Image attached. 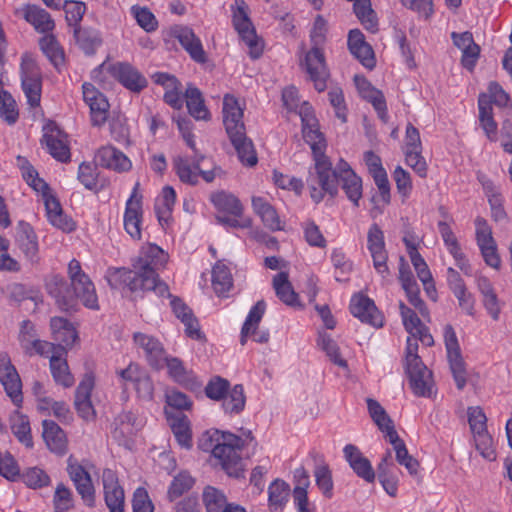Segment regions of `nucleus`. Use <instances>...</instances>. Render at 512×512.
I'll return each mask as SVG.
<instances>
[{
	"mask_svg": "<svg viewBox=\"0 0 512 512\" xmlns=\"http://www.w3.org/2000/svg\"><path fill=\"white\" fill-rule=\"evenodd\" d=\"M168 262V254L159 246L149 244L142 247L138 258L133 262L134 270L112 268L106 279L113 289L126 286L133 293L152 291L159 297H171L168 285L159 279L158 272Z\"/></svg>",
	"mask_w": 512,
	"mask_h": 512,
	"instance_id": "nucleus-1",
	"label": "nucleus"
},
{
	"mask_svg": "<svg viewBox=\"0 0 512 512\" xmlns=\"http://www.w3.org/2000/svg\"><path fill=\"white\" fill-rule=\"evenodd\" d=\"M68 277L70 284L61 275H53L46 282V290L58 308L65 312L76 311L80 301L88 309L99 310L94 283L77 259L69 262Z\"/></svg>",
	"mask_w": 512,
	"mask_h": 512,
	"instance_id": "nucleus-2",
	"label": "nucleus"
},
{
	"mask_svg": "<svg viewBox=\"0 0 512 512\" xmlns=\"http://www.w3.org/2000/svg\"><path fill=\"white\" fill-rule=\"evenodd\" d=\"M243 108L238 100L230 94L223 99V123L238 158L243 165L253 167L258 158L252 141L246 136L243 122Z\"/></svg>",
	"mask_w": 512,
	"mask_h": 512,
	"instance_id": "nucleus-3",
	"label": "nucleus"
},
{
	"mask_svg": "<svg viewBox=\"0 0 512 512\" xmlns=\"http://www.w3.org/2000/svg\"><path fill=\"white\" fill-rule=\"evenodd\" d=\"M329 172H327V183L332 189H328L326 184L319 183L314 185L315 188L320 192L319 199L313 197V190L310 185L308 186L310 197L316 203H320L326 194L331 198H334L338 194V186L341 185L342 190L345 192L347 198L354 204L355 207L359 206V201L362 197V180L358 177L355 172L351 169L350 165L340 160L336 168H332V163L329 165Z\"/></svg>",
	"mask_w": 512,
	"mask_h": 512,
	"instance_id": "nucleus-4",
	"label": "nucleus"
},
{
	"mask_svg": "<svg viewBox=\"0 0 512 512\" xmlns=\"http://www.w3.org/2000/svg\"><path fill=\"white\" fill-rule=\"evenodd\" d=\"M302 134L305 142L309 144L313 157L314 166L309 169L306 184L310 185L313 190L314 198H321L320 192L315 188L314 185L324 183L329 186L327 182V172H329L330 160L325 155L326 141L324 135L319 130L318 120H314L312 124H302ZM329 190L332 187H327Z\"/></svg>",
	"mask_w": 512,
	"mask_h": 512,
	"instance_id": "nucleus-5",
	"label": "nucleus"
},
{
	"mask_svg": "<svg viewBox=\"0 0 512 512\" xmlns=\"http://www.w3.org/2000/svg\"><path fill=\"white\" fill-rule=\"evenodd\" d=\"M205 160L206 157L201 154H195L193 161L186 156H177L173 159V169L182 183L193 186L198 184L199 176L205 182L211 183L216 177L224 175L222 168L215 164L211 166V169H203L201 164Z\"/></svg>",
	"mask_w": 512,
	"mask_h": 512,
	"instance_id": "nucleus-6",
	"label": "nucleus"
},
{
	"mask_svg": "<svg viewBox=\"0 0 512 512\" xmlns=\"http://www.w3.org/2000/svg\"><path fill=\"white\" fill-rule=\"evenodd\" d=\"M219 444L214 447V457L217 458L223 470L232 477L239 478L243 474V463L240 450L243 447L241 437L223 432Z\"/></svg>",
	"mask_w": 512,
	"mask_h": 512,
	"instance_id": "nucleus-7",
	"label": "nucleus"
},
{
	"mask_svg": "<svg viewBox=\"0 0 512 512\" xmlns=\"http://www.w3.org/2000/svg\"><path fill=\"white\" fill-rule=\"evenodd\" d=\"M233 11V25L242 40L249 47V54L257 59L262 54V46L257 38L255 28L249 17V7L244 0H235Z\"/></svg>",
	"mask_w": 512,
	"mask_h": 512,
	"instance_id": "nucleus-8",
	"label": "nucleus"
},
{
	"mask_svg": "<svg viewBox=\"0 0 512 512\" xmlns=\"http://www.w3.org/2000/svg\"><path fill=\"white\" fill-rule=\"evenodd\" d=\"M22 89L31 107H37L41 100L42 74L36 61L30 55H23L21 61Z\"/></svg>",
	"mask_w": 512,
	"mask_h": 512,
	"instance_id": "nucleus-9",
	"label": "nucleus"
},
{
	"mask_svg": "<svg viewBox=\"0 0 512 512\" xmlns=\"http://www.w3.org/2000/svg\"><path fill=\"white\" fill-rule=\"evenodd\" d=\"M67 473L83 503L89 508H94L96 505V490L90 473L72 456L67 460Z\"/></svg>",
	"mask_w": 512,
	"mask_h": 512,
	"instance_id": "nucleus-10",
	"label": "nucleus"
},
{
	"mask_svg": "<svg viewBox=\"0 0 512 512\" xmlns=\"http://www.w3.org/2000/svg\"><path fill=\"white\" fill-rule=\"evenodd\" d=\"M0 382L12 402L20 407L23 401L22 382L9 355L5 352L0 353Z\"/></svg>",
	"mask_w": 512,
	"mask_h": 512,
	"instance_id": "nucleus-11",
	"label": "nucleus"
},
{
	"mask_svg": "<svg viewBox=\"0 0 512 512\" xmlns=\"http://www.w3.org/2000/svg\"><path fill=\"white\" fill-rule=\"evenodd\" d=\"M304 65L315 89L318 92L324 91L327 87L329 72L322 47L312 46L305 55Z\"/></svg>",
	"mask_w": 512,
	"mask_h": 512,
	"instance_id": "nucleus-12",
	"label": "nucleus"
},
{
	"mask_svg": "<svg viewBox=\"0 0 512 512\" xmlns=\"http://www.w3.org/2000/svg\"><path fill=\"white\" fill-rule=\"evenodd\" d=\"M368 250L373 259V266L375 270L386 278L390 275L387 265L388 253L385 249L384 234L377 224H372L367 234Z\"/></svg>",
	"mask_w": 512,
	"mask_h": 512,
	"instance_id": "nucleus-13",
	"label": "nucleus"
},
{
	"mask_svg": "<svg viewBox=\"0 0 512 512\" xmlns=\"http://www.w3.org/2000/svg\"><path fill=\"white\" fill-rule=\"evenodd\" d=\"M139 429L140 424L137 415L132 411H123L115 417L111 434L119 445L131 449L133 437Z\"/></svg>",
	"mask_w": 512,
	"mask_h": 512,
	"instance_id": "nucleus-14",
	"label": "nucleus"
},
{
	"mask_svg": "<svg viewBox=\"0 0 512 512\" xmlns=\"http://www.w3.org/2000/svg\"><path fill=\"white\" fill-rule=\"evenodd\" d=\"M67 134L55 123L44 127L42 143H45L49 154L60 162L70 161L71 153L68 145Z\"/></svg>",
	"mask_w": 512,
	"mask_h": 512,
	"instance_id": "nucleus-15",
	"label": "nucleus"
},
{
	"mask_svg": "<svg viewBox=\"0 0 512 512\" xmlns=\"http://www.w3.org/2000/svg\"><path fill=\"white\" fill-rule=\"evenodd\" d=\"M109 72L113 78L133 93H140L148 85L145 76L129 63L117 62L109 67Z\"/></svg>",
	"mask_w": 512,
	"mask_h": 512,
	"instance_id": "nucleus-16",
	"label": "nucleus"
},
{
	"mask_svg": "<svg viewBox=\"0 0 512 512\" xmlns=\"http://www.w3.org/2000/svg\"><path fill=\"white\" fill-rule=\"evenodd\" d=\"M139 182L132 190L129 199L126 202L124 213V228L133 239H141L142 222V195L138 192Z\"/></svg>",
	"mask_w": 512,
	"mask_h": 512,
	"instance_id": "nucleus-17",
	"label": "nucleus"
},
{
	"mask_svg": "<svg viewBox=\"0 0 512 512\" xmlns=\"http://www.w3.org/2000/svg\"><path fill=\"white\" fill-rule=\"evenodd\" d=\"M104 500L110 512H124L125 494L117 473L109 468L103 470Z\"/></svg>",
	"mask_w": 512,
	"mask_h": 512,
	"instance_id": "nucleus-18",
	"label": "nucleus"
},
{
	"mask_svg": "<svg viewBox=\"0 0 512 512\" xmlns=\"http://www.w3.org/2000/svg\"><path fill=\"white\" fill-rule=\"evenodd\" d=\"M266 303L264 300H259L250 309L248 316L242 326L240 343L245 345L249 336L253 337V340L257 343H267L270 338L268 331H257L258 325L265 313Z\"/></svg>",
	"mask_w": 512,
	"mask_h": 512,
	"instance_id": "nucleus-19",
	"label": "nucleus"
},
{
	"mask_svg": "<svg viewBox=\"0 0 512 512\" xmlns=\"http://www.w3.org/2000/svg\"><path fill=\"white\" fill-rule=\"evenodd\" d=\"M82 90L83 99L90 107L92 125L102 126L108 118L110 107L106 97L91 83H84Z\"/></svg>",
	"mask_w": 512,
	"mask_h": 512,
	"instance_id": "nucleus-20",
	"label": "nucleus"
},
{
	"mask_svg": "<svg viewBox=\"0 0 512 512\" xmlns=\"http://www.w3.org/2000/svg\"><path fill=\"white\" fill-rule=\"evenodd\" d=\"M15 244L31 264L40 261L37 235L33 227L24 221H19L15 229Z\"/></svg>",
	"mask_w": 512,
	"mask_h": 512,
	"instance_id": "nucleus-21",
	"label": "nucleus"
},
{
	"mask_svg": "<svg viewBox=\"0 0 512 512\" xmlns=\"http://www.w3.org/2000/svg\"><path fill=\"white\" fill-rule=\"evenodd\" d=\"M350 312L361 322L370 324L374 327L383 325V317L375 303L369 297L363 294H355L350 301Z\"/></svg>",
	"mask_w": 512,
	"mask_h": 512,
	"instance_id": "nucleus-22",
	"label": "nucleus"
},
{
	"mask_svg": "<svg viewBox=\"0 0 512 512\" xmlns=\"http://www.w3.org/2000/svg\"><path fill=\"white\" fill-rule=\"evenodd\" d=\"M447 285L457 298L459 307L469 316L475 315V298L468 291L461 275L452 267L447 269Z\"/></svg>",
	"mask_w": 512,
	"mask_h": 512,
	"instance_id": "nucleus-23",
	"label": "nucleus"
},
{
	"mask_svg": "<svg viewBox=\"0 0 512 512\" xmlns=\"http://www.w3.org/2000/svg\"><path fill=\"white\" fill-rule=\"evenodd\" d=\"M171 35L179 41L183 49L197 63H205L206 53L203 49L201 40L195 35L188 26H175L171 29Z\"/></svg>",
	"mask_w": 512,
	"mask_h": 512,
	"instance_id": "nucleus-24",
	"label": "nucleus"
},
{
	"mask_svg": "<svg viewBox=\"0 0 512 512\" xmlns=\"http://www.w3.org/2000/svg\"><path fill=\"white\" fill-rule=\"evenodd\" d=\"M93 388L94 376L91 373H87L84 375L75 392V409L78 415L85 420H92L95 417V410L91 402V392Z\"/></svg>",
	"mask_w": 512,
	"mask_h": 512,
	"instance_id": "nucleus-25",
	"label": "nucleus"
},
{
	"mask_svg": "<svg viewBox=\"0 0 512 512\" xmlns=\"http://www.w3.org/2000/svg\"><path fill=\"white\" fill-rule=\"evenodd\" d=\"M347 45L350 53L369 70L375 65V56L372 47L365 41L364 34L359 29H352L348 33Z\"/></svg>",
	"mask_w": 512,
	"mask_h": 512,
	"instance_id": "nucleus-26",
	"label": "nucleus"
},
{
	"mask_svg": "<svg viewBox=\"0 0 512 512\" xmlns=\"http://www.w3.org/2000/svg\"><path fill=\"white\" fill-rule=\"evenodd\" d=\"M164 365L167 367L169 376L178 384L196 391L201 388V382L192 370L186 369L183 362L177 357L164 356Z\"/></svg>",
	"mask_w": 512,
	"mask_h": 512,
	"instance_id": "nucleus-27",
	"label": "nucleus"
},
{
	"mask_svg": "<svg viewBox=\"0 0 512 512\" xmlns=\"http://www.w3.org/2000/svg\"><path fill=\"white\" fill-rule=\"evenodd\" d=\"M95 162L104 168L117 172H126L132 167L129 158L113 146H104L98 149Z\"/></svg>",
	"mask_w": 512,
	"mask_h": 512,
	"instance_id": "nucleus-28",
	"label": "nucleus"
},
{
	"mask_svg": "<svg viewBox=\"0 0 512 512\" xmlns=\"http://www.w3.org/2000/svg\"><path fill=\"white\" fill-rule=\"evenodd\" d=\"M409 384L416 396L429 397L432 390V373L423 364L405 368Z\"/></svg>",
	"mask_w": 512,
	"mask_h": 512,
	"instance_id": "nucleus-29",
	"label": "nucleus"
},
{
	"mask_svg": "<svg viewBox=\"0 0 512 512\" xmlns=\"http://www.w3.org/2000/svg\"><path fill=\"white\" fill-rule=\"evenodd\" d=\"M134 342L144 350L149 365L154 369L164 367L165 351L162 344L154 337L143 333H135Z\"/></svg>",
	"mask_w": 512,
	"mask_h": 512,
	"instance_id": "nucleus-30",
	"label": "nucleus"
},
{
	"mask_svg": "<svg viewBox=\"0 0 512 512\" xmlns=\"http://www.w3.org/2000/svg\"><path fill=\"white\" fill-rule=\"evenodd\" d=\"M165 414L178 444L186 449L191 448L192 432L188 417L183 412H172L168 409H165Z\"/></svg>",
	"mask_w": 512,
	"mask_h": 512,
	"instance_id": "nucleus-31",
	"label": "nucleus"
},
{
	"mask_svg": "<svg viewBox=\"0 0 512 512\" xmlns=\"http://www.w3.org/2000/svg\"><path fill=\"white\" fill-rule=\"evenodd\" d=\"M172 310L175 316L184 324L185 333L194 340H200L203 335L200 331L198 320L194 316L192 310L179 298H172Z\"/></svg>",
	"mask_w": 512,
	"mask_h": 512,
	"instance_id": "nucleus-32",
	"label": "nucleus"
},
{
	"mask_svg": "<svg viewBox=\"0 0 512 512\" xmlns=\"http://www.w3.org/2000/svg\"><path fill=\"white\" fill-rule=\"evenodd\" d=\"M24 19L39 33L48 34L55 28V22L49 12L35 4H26L22 8Z\"/></svg>",
	"mask_w": 512,
	"mask_h": 512,
	"instance_id": "nucleus-33",
	"label": "nucleus"
},
{
	"mask_svg": "<svg viewBox=\"0 0 512 512\" xmlns=\"http://www.w3.org/2000/svg\"><path fill=\"white\" fill-rule=\"evenodd\" d=\"M43 439L48 449L58 455H63L67 450V437L62 428L52 420H44Z\"/></svg>",
	"mask_w": 512,
	"mask_h": 512,
	"instance_id": "nucleus-34",
	"label": "nucleus"
},
{
	"mask_svg": "<svg viewBox=\"0 0 512 512\" xmlns=\"http://www.w3.org/2000/svg\"><path fill=\"white\" fill-rule=\"evenodd\" d=\"M252 207L265 227L271 231L283 230V223L276 209L264 197H252Z\"/></svg>",
	"mask_w": 512,
	"mask_h": 512,
	"instance_id": "nucleus-35",
	"label": "nucleus"
},
{
	"mask_svg": "<svg viewBox=\"0 0 512 512\" xmlns=\"http://www.w3.org/2000/svg\"><path fill=\"white\" fill-rule=\"evenodd\" d=\"M371 176L379 190V196H373L371 199L374 203V206L371 209V215L372 217H376L384 212L385 206L390 204V184L385 169L372 173Z\"/></svg>",
	"mask_w": 512,
	"mask_h": 512,
	"instance_id": "nucleus-36",
	"label": "nucleus"
},
{
	"mask_svg": "<svg viewBox=\"0 0 512 512\" xmlns=\"http://www.w3.org/2000/svg\"><path fill=\"white\" fill-rule=\"evenodd\" d=\"M65 355L63 352L51 355L49 366L54 381L64 388H70L74 385L75 380L70 372Z\"/></svg>",
	"mask_w": 512,
	"mask_h": 512,
	"instance_id": "nucleus-37",
	"label": "nucleus"
},
{
	"mask_svg": "<svg viewBox=\"0 0 512 512\" xmlns=\"http://www.w3.org/2000/svg\"><path fill=\"white\" fill-rule=\"evenodd\" d=\"M187 109L196 120H209L210 112L204 104V99L200 90L189 85L185 91Z\"/></svg>",
	"mask_w": 512,
	"mask_h": 512,
	"instance_id": "nucleus-38",
	"label": "nucleus"
},
{
	"mask_svg": "<svg viewBox=\"0 0 512 512\" xmlns=\"http://www.w3.org/2000/svg\"><path fill=\"white\" fill-rule=\"evenodd\" d=\"M212 287L219 297H227L233 287L230 269L220 261L212 269Z\"/></svg>",
	"mask_w": 512,
	"mask_h": 512,
	"instance_id": "nucleus-39",
	"label": "nucleus"
},
{
	"mask_svg": "<svg viewBox=\"0 0 512 512\" xmlns=\"http://www.w3.org/2000/svg\"><path fill=\"white\" fill-rule=\"evenodd\" d=\"M10 428L20 443L24 444L27 448L33 447L30 422L26 415L18 410L14 411L10 416Z\"/></svg>",
	"mask_w": 512,
	"mask_h": 512,
	"instance_id": "nucleus-40",
	"label": "nucleus"
},
{
	"mask_svg": "<svg viewBox=\"0 0 512 512\" xmlns=\"http://www.w3.org/2000/svg\"><path fill=\"white\" fill-rule=\"evenodd\" d=\"M74 38L78 46L87 55L94 54L96 49L102 43L100 33L97 30L88 27H75Z\"/></svg>",
	"mask_w": 512,
	"mask_h": 512,
	"instance_id": "nucleus-41",
	"label": "nucleus"
},
{
	"mask_svg": "<svg viewBox=\"0 0 512 512\" xmlns=\"http://www.w3.org/2000/svg\"><path fill=\"white\" fill-rule=\"evenodd\" d=\"M273 288L276 296L286 305L295 306L298 304V294L294 291L289 281L287 272H280L273 277Z\"/></svg>",
	"mask_w": 512,
	"mask_h": 512,
	"instance_id": "nucleus-42",
	"label": "nucleus"
},
{
	"mask_svg": "<svg viewBox=\"0 0 512 512\" xmlns=\"http://www.w3.org/2000/svg\"><path fill=\"white\" fill-rule=\"evenodd\" d=\"M367 407L372 420L379 430L385 433V437L387 438L390 432L395 430L393 421L378 401L368 398Z\"/></svg>",
	"mask_w": 512,
	"mask_h": 512,
	"instance_id": "nucleus-43",
	"label": "nucleus"
},
{
	"mask_svg": "<svg viewBox=\"0 0 512 512\" xmlns=\"http://www.w3.org/2000/svg\"><path fill=\"white\" fill-rule=\"evenodd\" d=\"M246 397L244 388L241 384H236L228 389L227 394L222 399V407L225 413L229 415L239 414L244 410Z\"/></svg>",
	"mask_w": 512,
	"mask_h": 512,
	"instance_id": "nucleus-44",
	"label": "nucleus"
},
{
	"mask_svg": "<svg viewBox=\"0 0 512 512\" xmlns=\"http://www.w3.org/2000/svg\"><path fill=\"white\" fill-rule=\"evenodd\" d=\"M211 201L219 211L229 213L235 217L242 216L243 206L239 199L233 194L224 191L218 192L211 196Z\"/></svg>",
	"mask_w": 512,
	"mask_h": 512,
	"instance_id": "nucleus-45",
	"label": "nucleus"
},
{
	"mask_svg": "<svg viewBox=\"0 0 512 512\" xmlns=\"http://www.w3.org/2000/svg\"><path fill=\"white\" fill-rule=\"evenodd\" d=\"M39 45L53 66L60 70V67L64 64L65 56L55 36L52 34L45 35L40 39Z\"/></svg>",
	"mask_w": 512,
	"mask_h": 512,
	"instance_id": "nucleus-46",
	"label": "nucleus"
},
{
	"mask_svg": "<svg viewBox=\"0 0 512 512\" xmlns=\"http://www.w3.org/2000/svg\"><path fill=\"white\" fill-rule=\"evenodd\" d=\"M353 7L357 18L365 29L371 32H376L378 22L375 12L371 8L370 0H355Z\"/></svg>",
	"mask_w": 512,
	"mask_h": 512,
	"instance_id": "nucleus-47",
	"label": "nucleus"
},
{
	"mask_svg": "<svg viewBox=\"0 0 512 512\" xmlns=\"http://www.w3.org/2000/svg\"><path fill=\"white\" fill-rule=\"evenodd\" d=\"M478 106L480 124L483 130L485 131L487 137L490 140H495L497 133V124L493 120L492 107L488 105V101L484 96H479Z\"/></svg>",
	"mask_w": 512,
	"mask_h": 512,
	"instance_id": "nucleus-48",
	"label": "nucleus"
},
{
	"mask_svg": "<svg viewBox=\"0 0 512 512\" xmlns=\"http://www.w3.org/2000/svg\"><path fill=\"white\" fill-rule=\"evenodd\" d=\"M202 499L207 512H222L228 505L223 491L213 486H206L204 488Z\"/></svg>",
	"mask_w": 512,
	"mask_h": 512,
	"instance_id": "nucleus-49",
	"label": "nucleus"
},
{
	"mask_svg": "<svg viewBox=\"0 0 512 512\" xmlns=\"http://www.w3.org/2000/svg\"><path fill=\"white\" fill-rule=\"evenodd\" d=\"M195 480L188 472H180L177 474L167 492V498L170 502L175 501L181 497L184 493L188 492L194 485Z\"/></svg>",
	"mask_w": 512,
	"mask_h": 512,
	"instance_id": "nucleus-50",
	"label": "nucleus"
},
{
	"mask_svg": "<svg viewBox=\"0 0 512 512\" xmlns=\"http://www.w3.org/2000/svg\"><path fill=\"white\" fill-rule=\"evenodd\" d=\"M54 512H70L75 507L74 495L63 483L56 486L53 495Z\"/></svg>",
	"mask_w": 512,
	"mask_h": 512,
	"instance_id": "nucleus-51",
	"label": "nucleus"
},
{
	"mask_svg": "<svg viewBox=\"0 0 512 512\" xmlns=\"http://www.w3.org/2000/svg\"><path fill=\"white\" fill-rule=\"evenodd\" d=\"M290 494V486L283 480H274L269 488V505L278 509L282 507L287 501Z\"/></svg>",
	"mask_w": 512,
	"mask_h": 512,
	"instance_id": "nucleus-52",
	"label": "nucleus"
},
{
	"mask_svg": "<svg viewBox=\"0 0 512 512\" xmlns=\"http://www.w3.org/2000/svg\"><path fill=\"white\" fill-rule=\"evenodd\" d=\"M318 345L335 365L342 368L347 367V361L341 356L339 346L330 335L319 333Z\"/></svg>",
	"mask_w": 512,
	"mask_h": 512,
	"instance_id": "nucleus-53",
	"label": "nucleus"
},
{
	"mask_svg": "<svg viewBox=\"0 0 512 512\" xmlns=\"http://www.w3.org/2000/svg\"><path fill=\"white\" fill-rule=\"evenodd\" d=\"M480 96L486 97L490 106L494 104L500 108H512L509 94L497 82H490L487 93H483Z\"/></svg>",
	"mask_w": 512,
	"mask_h": 512,
	"instance_id": "nucleus-54",
	"label": "nucleus"
},
{
	"mask_svg": "<svg viewBox=\"0 0 512 512\" xmlns=\"http://www.w3.org/2000/svg\"><path fill=\"white\" fill-rule=\"evenodd\" d=\"M18 116L17 104L12 95L5 90H0V117L12 125L17 121Z\"/></svg>",
	"mask_w": 512,
	"mask_h": 512,
	"instance_id": "nucleus-55",
	"label": "nucleus"
},
{
	"mask_svg": "<svg viewBox=\"0 0 512 512\" xmlns=\"http://www.w3.org/2000/svg\"><path fill=\"white\" fill-rule=\"evenodd\" d=\"M20 478L29 488L32 489L42 488L48 486L50 483V477L48 474L38 467L27 469L20 475Z\"/></svg>",
	"mask_w": 512,
	"mask_h": 512,
	"instance_id": "nucleus-56",
	"label": "nucleus"
},
{
	"mask_svg": "<svg viewBox=\"0 0 512 512\" xmlns=\"http://www.w3.org/2000/svg\"><path fill=\"white\" fill-rule=\"evenodd\" d=\"M331 261L336 269L335 279L339 282L347 280L345 276L351 273L353 264L347 259L345 253L341 249H334L331 253Z\"/></svg>",
	"mask_w": 512,
	"mask_h": 512,
	"instance_id": "nucleus-57",
	"label": "nucleus"
},
{
	"mask_svg": "<svg viewBox=\"0 0 512 512\" xmlns=\"http://www.w3.org/2000/svg\"><path fill=\"white\" fill-rule=\"evenodd\" d=\"M447 357L456 386L462 390L466 385V369L461 352L448 354Z\"/></svg>",
	"mask_w": 512,
	"mask_h": 512,
	"instance_id": "nucleus-58",
	"label": "nucleus"
},
{
	"mask_svg": "<svg viewBox=\"0 0 512 512\" xmlns=\"http://www.w3.org/2000/svg\"><path fill=\"white\" fill-rule=\"evenodd\" d=\"M447 357L456 386L462 390L466 385V369L461 352L448 354Z\"/></svg>",
	"mask_w": 512,
	"mask_h": 512,
	"instance_id": "nucleus-59",
	"label": "nucleus"
},
{
	"mask_svg": "<svg viewBox=\"0 0 512 512\" xmlns=\"http://www.w3.org/2000/svg\"><path fill=\"white\" fill-rule=\"evenodd\" d=\"M131 12L138 25L146 32H153L158 28V21L148 8L135 5L132 6Z\"/></svg>",
	"mask_w": 512,
	"mask_h": 512,
	"instance_id": "nucleus-60",
	"label": "nucleus"
},
{
	"mask_svg": "<svg viewBox=\"0 0 512 512\" xmlns=\"http://www.w3.org/2000/svg\"><path fill=\"white\" fill-rule=\"evenodd\" d=\"M65 18L69 26L78 27L86 12V4L81 1H65L63 5Z\"/></svg>",
	"mask_w": 512,
	"mask_h": 512,
	"instance_id": "nucleus-61",
	"label": "nucleus"
},
{
	"mask_svg": "<svg viewBox=\"0 0 512 512\" xmlns=\"http://www.w3.org/2000/svg\"><path fill=\"white\" fill-rule=\"evenodd\" d=\"M304 238L306 242L312 247L325 248L327 241L323 236L320 228L312 220H307L302 223Z\"/></svg>",
	"mask_w": 512,
	"mask_h": 512,
	"instance_id": "nucleus-62",
	"label": "nucleus"
},
{
	"mask_svg": "<svg viewBox=\"0 0 512 512\" xmlns=\"http://www.w3.org/2000/svg\"><path fill=\"white\" fill-rule=\"evenodd\" d=\"M229 388L230 383L228 380L220 376H214L207 383L205 387V394L212 400L220 401L227 394Z\"/></svg>",
	"mask_w": 512,
	"mask_h": 512,
	"instance_id": "nucleus-63",
	"label": "nucleus"
},
{
	"mask_svg": "<svg viewBox=\"0 0 512 512\" xmlns=\"http://www.w3.org/2000/svg\"><path fill=\"white\" fill-rule=\"evenodd\" d=\"M77 177L86 189H97L98 172L96 165L86 162L81 163L78 168Z\"/></svg>",
	"mask_w": 512,
	"mask_h": 512,
	"instance_id": "nucleus-64",
	"label": "nucleus"
}]
</instances>
